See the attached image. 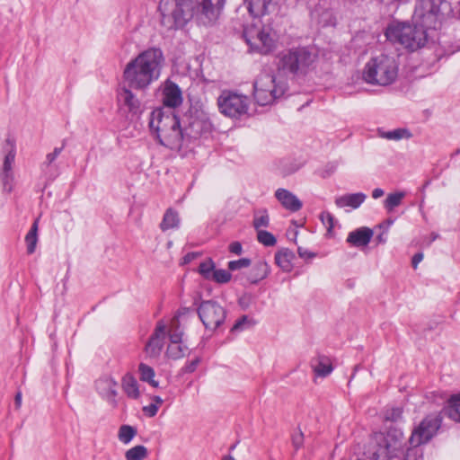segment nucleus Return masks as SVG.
Returning a JSON list of instances; mask_svg holds the SVG:
<instances>
[{
  "instance_id": "6ab92c4d",
  "label": "nucleus",
  "mask_w": 460,
  "mask_h": 460,
  "mask_svg": "<svg viewBox=\"0 0 460 460\" xmlns=\"http://www.w3.org/2000/svg\"><path fill=\"white\" fill-rule=\"evenodd\" d=\"M248 12L254 17L269 14L276 8V0H244Z\"/></svg>"
},
{
  "instance_id": "a18cd8bd",
  "label": "nucleus",
  "mask_w": 460,
  "mask_h": 460,
  "mask_svg": "<svg viewBox=\"0 0 460 460\" xmlns=\"http://www.w3.org/2000/svg\"><path fill=\"white\" fill-rule=\"evenodd\" d=\"M320 218L324 225L328 226L329 229L333 227V217L329 212H322Z\"/></svg>"
},
{
  "instance_id": "a878e982",
  "label": "nucleus",
  "mask_w": 460,
  "mask_h": 460,
  "mask_svg": "<svg viewBox=\"0 0 460 460\" xmlns=\"http://www.w3.org/2000/svg\"><path fill=\"white\" fill-rule=\"evenodd\" d=\"M295 259V254L292 251L287 248L279 250L275 254L276 264L286 272H289L293 269L292 261Z\"/></svg>"
},
{
  "instance_id": "a19ab883",
  "label": "nucleus",
  "mask_w": 460,
  "mask_h": 460,
  "mask_svg": "<svg viewBox=\"0 0 460 460\" xmlns=\"http://www.w3.org/2000/svg\"><path fill=\"white\" fill-rule=\"evenodd\" d=\"M231 279V274L226 270H215L209 280H214L217 283H227Z\"/></svg>"
},
{
  "instance_id": "ea45409f",
  "label": "nucleus",
  "mask_w": 460,
  "mask_h": 460,
  "mask_svg": "<svg viewBox=\"0 0 460 460\" xmlns=\"http://www.w3.org/2000/svg\"><path fill=\"white\" fill-rule=\"evenodd\" d=\"M257 239L265 246H273L277 242L275 236L271 233L264 230H257Z\"/></svg>"
},
{
  "instance_id": "3c124183",
  "label": "nucleus",
  "mask_w": 460,
  "mask_h": 460,
  "mask_svg": "<svg viewBox=\"0 0 460 460\" xmlns=\"http://www.w3.org/2000/svg\"><path fill=\"white\" fill-rule=\"evenodd\" d=\"M248 317L247 316H243L241 319H239L234 324V326L232 327L231 331L232 332H236V331H240L243 329V326L244 323H246L248 322Z\"/></svg>"
},
{
  "instance_id": "f3484780",
  "label": "nucleus",
  "mask_w": 460,
  "mask_h": 460,
  "mask_svg": "<svg viewBox=\"0 0 460 460\" xmlns=\"http://www.w3.org/2000/svg\"><path fill=\"white\" fill-rule=\"evenodd\" d=\"M390 435L385 436L378 434L376 439L378 442V448L373 453V458L376 460H388L394 452L401 447V443L397 439L389 441Z\"/></svg>"
},
{
  "instance_id": "72a5a7b5",
  "label": "nucleus",
  "mask_w": 460,
  "mask_h": 460,
  "mask_svg": "<svg viewBox=\"0 0 460 460\" xmlns=\"http://www.w3.org/2000/svg\"><path fill=\"white\" fill-rule=\"evenodd\" d=\"M38 220H36L32 226L29 233L25 236V242L27 244V252L29 254H31L35 252L36 244L38 242Z\"/></svg>"
},
{
  "instance_id": "9b49d317",
  "label": "nucleus",
  "mask_w": 460,
  "mask_h": 460,
  "mask_svg": "<svg viewBox=\"0 0 460 460\" xmlns=\"http://www.w3.org/2000/svg\"><path fill=\"white\" fill-rule=\"evenodd\" d=\"M219 111L226 117L238 119L248 111L249 98L246 95L224 90L217 100Z\"/></svg>"
},
{
  "instance_id": "6e6d98bb",
  "label": "nucleus",
  "mask_w": 460,
  "mask_h": 460,
  "mask_svg": "<svg viewBox=\"0 0 460 460\" xmlns=\"http://www.w3.org/2000/svg\"><path fill=\"white\" fill-rule=\"evenodd\" d=\"M198 256L195 252H189L183 257V263L187 264L193 261Z\"/></svg>"
},
{
  "instance_id": "7ed1b4c3",
  "label": "nucleus",
  "mask_w": 460,
  "mask_h": 460,
  "mask_svg": "<svg viewBox=\"0 0 460 460\" xmlns=\"http://www.w3.org/2000/svg\"><path fill=\"white\" fill-rule=\"evenodd\" d=\"M149 127L162 145L170 148L181 146L183 139L181 122L172 111L154 110L150 114Z\"/></svg>"
},
{
  "instance_id": "603ef678",
  "label": "nucleus",
  "mask_w": 460,
  "mask_h": 460,
  "mask_svg": "<svg viewBox=\"0 0 460 460\" xmlns=\"http://www.w3.org/2000/svg\"><path fill=\"white\" fill-rule=\"evenodd\" d=\"M229 251L234 254H241L243 252L242 244L239 242H234L229 245Z\"/></svg>"
},
{
  "instance_id": "f03ea898",
  "label": "nucleus",
  "mask_w": 460,
  "mask_h": 460,
  "mask_svg": "<svg viewBox=\"0 0 460 460\" xmlns=\"http://www.w3.org/2000/svg\"><path fill=\"white\" fill-rule=\"evenodd\" d=\"M163 63L162 50L150 48L125 66L123 79L129 88L145 91L160 77Z\"/></svg>"
},
{
  "instance_id": "6e6552de",
  "label": "nucleus",
  "mask_w": 460,
  "mask_h": 460,
  "mask_svg": "<svg viewBox=\"0 0 460 460\" xmlns=\"http://www.w3.org/2000/svg\"><path fill=\"white\" fill-rule=\"evenodd\" d=\"M183 138H198L210 132L212 124L208 113L198 106H191L181 119Z\"/></svg>"
},
{
  "instance_id": "79ce46f5",
  "label": "nucleus",
  "mask_w": 460,
  "mask_h": 460,
  "mask_svg": "<svg viewBox=\"0 0 460 460\" xmlns=\"http://www.w3.org/2000/svg\"><path fill=\"white\" fill-rule=\"evenodd\" d=\"M252 261L248 258H242L237 261H231L228 262V269L231 271L239 270L243 268H248Z\"/></svg>"
},
{
  "instance_id": "8fccbe9b",
  "label": "nucleus",
  "mask_w": 460,
  "mask_h": 460,
  "mask_svg": "<svg viewBox=\"0 0 460 460\" xmlns=\"http://www.w3.org/2000/svg\"><path fill=\"white\" fill-rule=\"evenodd\" d=\"M143 411L149 416V417H154L155 415H156L157 411H158V406L156 404H149L148 406H145L143 408Z\"/></svg>"
},
{
  "instance_id": "864d4df0",
  "label": "nucleus",
  "mask_w": 460,
  "mask_h": 460,
  "mask_svg": "<svg viewBox=\"0 0 460 460\" xmlns=\"http://www.w3.org/2000/svg\"><path fill=\"white\" fill-rule=\"evenodd\" d=\"M298 255L303 259H311L315 256L314 253L308 252L305 249H303L302 247H298L297 249Z\"/></svg>"
},
{
  "instance_id": "412c9836",
  "label": "nucleus",
  "mask_w": 460,
  "mask_h": 460,
  "mask_svg": "<svg viewBox=\"0 0 460 460\" xmlns=\"http://www.w3.org/2000/svg\"><path fill=\"white\" fill-rule=\"evenodd\" d=\"M373 234L372 229L362 226L348 234L347 243L357 248L366 247L370 243Z\"/></svg>"
},
{
  "instance_id": "5701e85b",
  "label": "nucleus",
  "mask_w": 460,
  "mask_h": 460,
  "mask_svg": "<svg viewBox=\"0 0 460 460\" xmlns=\"http://www.w3.org/2000/svg\"><path fill=\"white\" fill-rule=\"evenodd\" d=\"M311 367L315 376L320 377H326L333 370L332 360L324 355H318L313 358Z\"/></svg>"
},
{
  "instance_id": "dca6fc26",
  "label": "nucleus",
  "mask_w": 460,
  "mask_h": 460,
  "mask_svg": "<svg viewBox=\"0 0 460 460\" xmlns=\"http://www.w3.org/2000/svg\"><path fill=\"white\" fill-rule=\"evenodd\" d=\"M166 327L162 322H159L145 346V352L148 358H159L164 345Z\"/></svg>"
},
{
  "instance_id": "20e7f679",
  "label": "nucleus",
  "mask_w": 460,
  "mask_h": 460,
  "mask_svg": "<svg viewBox=\"0 0 460 460\" xmlns=\"http://www.w3.org/2000/svg\"><path fill=\"white\" fill-rule=\"evenodd\" d=\"M427 30L429 29L420 26L417 22H393L386 28L385 36L390 41L398 42L405 49L415 51L426 45Z\"/></svg>"
},
{
  "instance_id": "4c0bfd02",
  "label": "nucleus",
  "mask_w": 460,
  "mask_h": 460,
  "mask_svg": "<svg viewBox=\"0 0 460 460\" xmlns=\"http://www.w3.org/2000/svg\"><path fill=\"white\" fill-rule=\"evenodd\" d=\"M215 270L214 261L208 258L205 261L201 262L199 267V272L206 279H210Z\"/></svg>"
},
{
  "instance_id": "393cba45",
  "label": "nucleus",
  "mask_w": 460,
  "mask_h": 460,
  "mask_svg": "<svg viewBox=\"0 0 460 460\" xmlns=\"http://www.w3.org/2000/svg\"><path fill=\"white\" fill-rule=\"evenodd\" d=\"M121 386L128 397L134 400L140 397L137 381L130 373H127L123 376Z\"/></svg>"
},
{
  "instance_id": "5fc2aeb1",
  "label": "nucleus",
  "mask_w": 460,
  "mask_h": 460,
  "mask_svg": "<svg viewBox=\"0 0 460 460\" xmlns=\"http://www.w3.org/2000/svg\"><path fill=\"white\" fill-rule=\"evenodd\" d=\"M423 254L421 252L416 253L412 258V267L417 268L418 264L422 261Z\"/></svg>"
},
{
  "instance_id": "f257e3e1",
  "label": "nucleus",
  "mask_w": 460,
  "mask_h": 460,
  "mask_svg": "<svg viewBox=\"0 0 460 460\" xmlns=\"http://www.w3.org/2000/svg\"><path fill=\"white\" fill-rule=\"evenodd\" d=\"M225 3L226 0H161L158 6L161 24L166 30H176L194 18L202 25H213Z\"/></svg>"
},
{
  "instance_id": "2f4dec72",
  "label": "nucleus",
  "mask_w": 460,
  "mask_h": 460,
  "mask_svg": "<svg viewBox=\"0 0 460 460\" xmlns=\"http://www.w3.org/2000/svg\"><path fill=\"white\" fill-rule=\"evenodd\" d=\"M188 353V347L181 342L170 343L166 349V356L172 359H179Z\"/></svg>"
},
{
  "instance_id": "58836bf2",
  "label": "nucleus",
  "mask_w": 460,
  "mask_h": 460,
  "mask_svg": "<svg viewBox=\"0 0 460 460\" xmlns=\"http://www.w3.org/2000/svg\"><path fill=\"white\" fill-rule=\"evenodd\" d=\"M269 226V216L266 210L258 211L254 214L253 226L256 230Z\"/></svg>"
},
{
  "instance_id": "4be33fe9",
  "label": "nucleus",
  "mask_w": 460,
  "mask_h": 460,
  "mask_svg": "<svg viewBox=\"0 0 460 460\" xmlns=\"http://www.w3.org/2000/svg\"><path fill=\"white\" fill-rule=\"evenodd\" d=\"M275 196L286 209L296 212L302 208V202L296 195L288 190L279 189L277 190Z\"/></svg>"
},
{
  "instance_id": "bf43d9fd",
  "label": "nucleus",
  "mask_w": 460,
  "mask_h": 460,
  "mask_svg": "<svg viewBox=\"0 0 460 460\" xmlns=\"http://www.w3.org/2000/svg\"><path fill=\"white\" fill-rule=\"evenodd\" d=\"M14 403H15L16 408H20L21 407V404H22V394L20 392H18L16 394V395H15Z\"/></svg>"
},
{
  "instance_id": "7c9ffc66",
  "label": "nucleus",
  "mask_w": 460,
  "mask_h": 460,
  "mask_svg": "<svg viewBox=\"0 0 460 460\" xmlns=\"http://www.w3.org/2000/svg\"><path fill=\"white\" fill-rule=\"evenodd\" d=\"M447 415L455 421L460 422V394L452 395L448 400Z\"/></svg>"
},
{
  "instance_id": "ddd939ff",
  "label": "nucleus",
  "mask_w": 460,
  "mask_h": 460,
  "mask_svg": "<svg viewBox=\"0 0 460 460\" xmlns=\"http://www.w3.org/2000/svg\"><path fill=\"white\" fill-rule=\"evenodd\" d=\"M197 311L200 321L208 330L218 328L226 316L225 308L213 300L202 301Z\"/></svg>"
},
{
  "instance_id": "c85d7f7f",
  "label": "nucleus",
  "mask_w": 460,
  "mask_h": 460,
  "mask_svg": "<svg viewBox=\"0 0 460 460\" xmlns=\"http://www.w3.org/2000/svg\"><path fill=\"white\" fill-rule=\"evenodd\" d=\"M269 273L270 267L268 263L264 261H260L252 267L248 279L251 283L255 284L265 279Z\"/></svg>"
},
{
  "instance_id": "1a4fd4ad",
  "label": "nucleus",
  "mask_w": 460,
  "mask_h": 460,
  "mask_svg": "<svg viewBox=\"0 0 460 460\" xmlns=\"http://www.w3.org/2000/svg\"><path fill=\"white\" fill-rule=\"evenodd\" d=\"M243 37L252 49L261 54H268L272 51L278 39L277 32L269 24L261 28L256 26L245 28Z\"/></svg>"
},
{
  "instance_id": "b1692460",
  "label": "nucleus",
  "mask_w": 460,
  "mask_h": 460,
  "mask_svg": "<svg viewBox=\"0 0 460 460\" xmlns=\"http://www.w3.org/2000/svg\"><path fill=\"white\" fill-rule=\"evenodd\" d=\"M367 195L362 192L346 194L335 199V204L339 208L349 207L356 209L366 200Z\"/></svg>"
},
{
  "instance_id": "2eb2a0df",
  "label": "nucleus",
  "mask_w": 460,
  "mask_h": 460,
  "mask_svg": "<svg viewBox=\"0 0 460 460\" xmlns=\"http://www.w3.org/2000/svg\"><path fill=\"white\" fill-rule=\"evenodd\" d=\"M4 157L0 172V179L4 191L10 192L13 189V174L12 171L15 159V144L11 138H7L4 145Z\"/></svg>"
},
{
  "instance_id": "9d476101",
  "label": "nucleus",
  "mask_w": 460,
  "mask_h": 460,
  "mask_svg": "<svg viewBox=\"0 0 460 460\" xmlns=\"http://www.w3.org/2000/svg\"><path fill=\"white\" fill-rule=\"evenodd\" d=\"M441 0H417L412 20L421 27L437 29L442 20Z\"/></svg>"
},
{
  "instance_id": "aec40b11",
  "label": "nucleus",
  "mask_w": 460,
  "mask_h": 460,
  "mask_svg": "<svg viewBox=\"0 0 460 460\" xmlns=\"http://www.w3.org/2000/svg\"><path fill=\"white\" fill-rule=\"evenodd\" d=\"M96 388L100 394L107 398V400L112 403L114 406L117 404L116 395H117V382L115 379L110 376H104L100 377L96 383Z\"/></svg>"
},
{
  "instance_id": "c03bdc74",
  "label": "nucleus",
  "mask_w": 460,
  "mask_h": 460,
  "mask_svg": "<svg viewBox=\"0 0 460 460\" xmlns=\"http://www.w3.org/2000/svg\"><path fill=\"white\" fill-rule=\"evenodd\" d=\"M402 410L400 408H393L388 410L385 413V420L391 421H396L402 417Z\"/></svg>"
},
{
  "instance_id": "09e8293b",
  "label": "nucleus",
  "mask_w": 460,
  "mask_h": 460,
  "mask_svg": "<svg viewBox=\"0 0 460 460\" xmlns=\"http://www.w3.org/2000/svg\"><path fill=\"white\" fill-rule=\"evenodd\" d=\"M63 147H56L52 153L48 154L46 156V163L48 164H52L55 161V159L59 155Z\"/></svg>"
},
{
  "instance_id": "cd10ccee",
  "label": "nucleus",
  "mask_w": 460,
  "mask_h": 460,
  "mask_svg": "<svg viewBox=\"0 0 460 460\" xmlns=\"http://www.w3.org/2000/svg\"><path fill=\"white\" fill-rule=\"evenodd\" d=\"M180 226L179 214L173 208H168L163 217L160 224V229L165 232L169 229L178 228Z\"/></svg>"
},
{
  "instance_id": "473e14b6",
  "label": "nucleus",
  "mask_w": 460,
  "mask_h": 460,
  "mask_svg": "<svg viewBox=\"0 0 460 460\" xmlns=\"http://www.w3.org/2000/svg\"><path fill=\"white\" fill-rule=\"evenodd\" d=\"M404 197L405 193L402 191L390 193L384 201V207L388 212H392L396 207L401 205Z\"/></svg>"
},
{
  "instance_id": "423d86ee",
  "label": "nucleus",
  "mask_w": 460,
  "mask_h": 460,
  "mask_svg": "<svg viewBox=\"0 0 460 460\" xmlns=\"http://www.w3.org/2000/svg\"><path fill=\"white\" fill-rule=\"evenodd\" d=\"M315 59L316 54L308 48L289 49L278 56V72L284 75H305Z\"/></svg>"
},
{
  "instance_id": "37998d69",
  "label": "nucleus",
  "mask_w": 460,
  "mask_h": 460,
  "mask_svg": "<svg viewBox=\"0 0 460 460\" xmlns=\"http://www.w3.org/2000/svg\"><path fill=\"white\" fill-rule=\"evenodd\" d=\"M335 21L336 19L332 12L326 11L321 14L320 22H322L324 26L334 25Z\"/></svg>"
},
{
  "instance_id": "4468645a",
  "label": "nucleus",
  "mask_w": 460,
  "mask_h": 460,
  "mask_svg": "<svg viewBox=\"0 0 460 460\" xmlns=\"http://www.w3.org/2000/svg\"><path fill=\"white\" fill-rule=\"evenodd\" d=\"M441 419L438 416H428L416 428L409 438L411 447L428 442L439 429Z\"/></svg>"
},
{
  "instance_id": "49530a36",
  "label": "nucleus",
  "mask_w": 460,
  "mask_h": 460,
  "mask_svg": "<svg viewBox=\"0 0 460 460\" xmlns=\"http://www.w3.org/2000/svg\"><path fill=\"white\" fill-rule=\"evenodd\" d=\"M199 363V358H195L188 363L182 367L183 373H192L196 370L198 365Z\"/></svg>"
},
{
  "instance_id": "f704fd0d",
  "label": "nucleus",
  "mask_w": 460,
  "mask_h": 460,
  "mask_svg": "<svg viewBox=\"0 0 460 460\" xmlns=\"http://www.w3.org/2000/svg\"><path fill=\"white\" fill-rule=\"evenodd\" d=\"M147 456V449L142 445L135 446L125 453L126 460H144Z\"/></svg>"
},
{
  "instance_id": "c756f323",
  "label": "nucleus",
  "mask_w": 460,
  "mask_h": 460,
  "mask_svg": "<svg viewBox=\"0 0 460 460\" xmlns=\"http://www.w3.org/2000/svg\"><path fill=\"white\" fill-rule=\"evenodd\" d=\"M138 372L141 381L148 383L155 388L159 386V382L154 379L155 374L153 367L145 363H140L138 366Z\"/></svg>"
},
{
  "instance_id": "f8f14e48",
  "label": "nucleus",
  "mask_w": 460,
  "mask_h": 460,
  "mask_svg": "<svg viewBox=\"0 0 460 460\" xmlns=\"http://www.w3.org/2000/svg\"><path fill=\"white\" fill-rule=\"evenodd\" d=\"M128 86H123L118 91L117 102L119 112L128 120H133L143 112V105Z\"/></svg>"
},
{
  "instance_id": "e433bc0d",
  "label": "nucleus",
  "mask_w": 460,
  "mask_h": 460,
  "mask_svg": "<svg viewBox=\"0 0 460 460\" xmlns=\"http://www.w3.org/2000/svg\"><path fill=\"white\" fill-rule=\"evenodd\" d=\"M178 318H173L171 323L169 332L171 343L181 342L183 332L180 330Z\"/></svg>"
},
{
  "instance_id": "052dcab7",
  "label": "nucleus",
  "mask_w": 460,
  "mask_h": 460,
  "mask_svg": "<svg viewBox=\"0 0 460 460\" xmlns=\"http://www.w3.org/2000/svg\"><path fill=\"white\" fill-rule=\"evenodd\" d=\"M152 400L154 402L153 404H156L157 406L163 404V402H164V400L160 396H157V395L154 396L152 398Z\"/></svg>"
},
{
  "instance_id": "bb28decb",
  "label": "nucleus",
  "mask_w": 460,
  "mask_h": 460,
  "mask_svg": "<svg viewBox=\"0 0 460 460\" xmlns=\"http://www.w3.org/2000/svg\"><path fill=\"white\" fill-rule=\"evenodd\" d=\"M377 136L387 140L400 141L402 139H410L412 137V134L409 129L404 128H398L390 131L378 128Z\"/></svg>"
},
{
  "instance_id": "a211bd4d",
  "label": "nucleus",
  "mask_w": 460,
  "mask_h": 460,
  "mask_svg": "<svg viewBox=\"0 0 460 460\" xmlns=\"http://www.w3.org/2000/svg\"><path fill=\"white\" fill-rule=\"evenodd\" d=\"M182 93L180 87L171 80H166L162 87V101L168 108H176L182 103Z\"/></svg>"
},
{
  "instance_id": "39448f33",
  "label": "nucleus",
  "mask_w": 460,
  "mask_h": 460,
  "mask_svg": "<svg viewBox=\"0 0 460 460\" xmlns=\"http://www.w3.org/2000/svg\"><path fill=\"white\" fill-rule=\"evenodd\" d=\"M398 75L394 58L381 54L372 58L363 70V80L371 84L386 86L394 83Z\"/></svg>"
},
{
  "instance_id": "de8ad7c7",
  "label": "nucleus",
  "mask_w": 460,
  "mask_h": 460,
  "mask_svg": "<svg viewBox=\"0 0 460 460\" xmlns=\"http://www.w3.org/2000/svg\"><path fill=\"white\" fill-rule=\"evenodd\" d=\"M292 443L296 449L300 448L304 443V434L301 431L294 434L292 437Z\"/></svg>"
},
{
  "instance_id": "4d7b16f0",
  "label": "nucleus",
  "mask_w": 460,
  "mask_h": 460,
  "mask_svg": "<svg viewBox=\"0 0 460 460\" xmlns=\"http://www.w3.org/2000/svg\"><path fill=\"white\" fill-rule=\"evenodd\" d=\"M376 240L377 243H386V231H384L381 234H377L376 237Z\"/></svg>"
},
{
  "instance_id": "13d9d810",
  "label": "nucleus",
  "mask_w": 460,
  "mask_h": 460,
  "mask_svg": "<svg viewBox=\"0 0 460 460\" xmlns=\"http://www.w3.org/2000/svg\"><path fill=\"white\" fill-rule=\"evenodd\" d=\"M384 190L380 188H376L372 191V197L374 199H378L384 195Z\"/></svg>"
},
{
  "instance_id": "0eeeda50",
  "label": "nucleus",
  "mask_w": 460,
  "mask_h": 460,
  "mask_svg": "<svg viewBox=\"0 0 460 460\" xmlns=\"http://www.w3.org/2000/svg\"><path fill=\"white\" fill-rule=\"evenodd\" d=\"M253 89L257 103L264 106L272 103L276 99L284 95L287 84L282 81H277L273 74L262 72L255 80Z\"/></svg>"
},
{
  "instance_id": "c9c22d12",
  "label": "nucleus",
  "mask_w": 460,
  "mask_h": 460,
  "mask_svg": "<svg viewBox=\"0 0 460 460\" xmlns=\"http://www.w3.org/2000/svg\"><path fill=\"white\" fill-rule=\"evenodd\" d=\"M137 434V429L129 425H122L119 430V439L124 443L128 444Z\"/></svg>"
}]
</instances>
